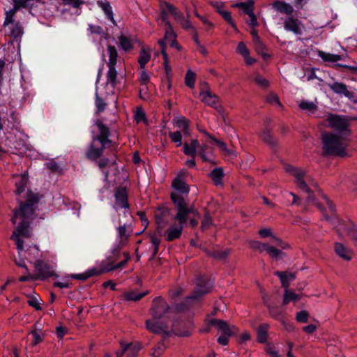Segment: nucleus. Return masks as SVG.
Returning a JSON list of instances; mask_svg holds the SVG:
<instances>
[{"label":"nucleus","instance_id":"nucleus-10","mask_svg":"<svg viewBox=\"0 0 357 357\" xmlns=\"http://www.w3.org/2000/svg\"><path fill=\"white\" fill-rule=\"evenodd\" d=\"M174 214L171 213V210L167 206L159 207L155 212L154 217L157 224V231L159 235L162 234V231L166 226L169 218L174 221L173 224L178 222L177 221L172 219V216ZM172 225V223L171 224Z\"/></svg>","mask_w":357,"mask_h":357},{"label":"nucleus","instance_id":"nucleus-51","mask_svg":"<svg viewBox=\"0 0 357 357\" xmlns=\"http://www.w3.org/2000/svg\"><path fill=\"white\" fill-rule=\"evenodd\" d=\"M268 244L264 243L257 241H254L250 242L251 248L258 250L259 252H263L264 250H266Z\"/></svg>","mask_w":357,"mask_h":357},{"label":"nucleus","instance_id":"nucleus-14","mask_svg":"<svg viewBox=\"0 0 357 357\" xmlns=\"http://www.w3.org/2000/svg\"><path fill=\"white\" fill-rule=\"evenodd\" d=\"M208 324L216 326L223 335L232 336L238 331L234 326H229L226 321L221 319H211L208 320Z\"/></svg>","mask_w":357,"mask_h":357},{"label":"nucleus","instance_id":"nucleus-62","mask_svg":"<svg viewBox=\"0 0 357 357\" xmlns=\"http://www.w3.org/2000/svg\"><path fill=\"white\" fill-rule=\"evenodd\" d=\"M236 51L238 54H241L243 56H246L249 54V50L246 47L245 45L243 42H240L237 46Z\"/></svg>","mask_w":357,"mask_h":357},{"label":"nucleus","instance_id":"nucleus-43","mask_svg":"<svg viewBox=\"0 0 357 357\" xmlns=\"http://www.w3.org/2000/svg\"><path fill=\"white\" fill-rule=\"evenodd\" d=\"M254 43L255 46V50L259 54H261L264 59L269 57V55L266 52V47L261 40L255 42Z\"/></svg>","mask_w":357,"mask_h":357},{"label":"nucleus","instance_id":"nucleus-22","mask_svg":"<svg viewBox=\"0 0 357 357\" xmlns=\"http://www.w3.org/2000/svg\"><path fill=\"white\" fill-rule=\"evenodd\" d=\"M119 237L120 238V243L124 245L132 233L130 226L124 224L117 228Z\"/></svg>","mask_w":357,"mask_h":357},{"label":"nucleus","instance_id":"nucleus-1","mask_svg":"<svg viewBox=\"0 0 357 357\" xmlns=\"http://www.w3.org/2000/svg\"><path fill=\"white\" fill-rule=\"evenodd\" d=\"M172 186L174 191L171 193L170 197L176 209V213L172 216V219L178 222L170 225L165 231V237L167 241H173L181 236L190 214L199 216V213L194 205H189L185 200L190 188L184 181L183 175L178 174L173 180Z\"/></svg>","mask_w":357,"mask_h":357},{"label":"nucleus","instance_id":"nucleus-57","mask_svg":"<svg viewBox=\"0 0 357 357\" xmlns=\"http://www.w3.org/2000/svg\"><path fill=\"white\" fill-rule=\"evenodd\" d=\"M183 152L185 155L194 158L197 153V149L192 147V146L188 143L183 144Z\"/></svg>","mask_w":357,"mask_h":357},{"label":"nucleus","instance_id":"nucleus-5","mask_svg":"<svg viewBox=\"0 0 357 357\" xmlns=\"http://www.w3.org/2000/svg\"><path fill=\"white\" fill-rule=\"evenodd\" d=\"M323 151L327 155H346L347 144L342 137L333 133L324 132L321 135Z\"/></svg>","mask_w":357,"mask_h":357},{"label":"nucleus","instance_id":"nucleus-64","mask_svg":"<svg viewBox=\"0 0 357 357\" xmlns=\"http://www.w3.org/2000/svg\"><path fill=\"white\" fill-rule=\"evenodd\" d=\"M28 304L34 307L36 310H41V307L40 306V303L36 297L30 296L29 299L27 301Z\"/></svg>","mask_w":357,"mask_h":357},{"label":"nucleus","instance_id":"nucleus-18","mask_svg":"<svg viewBox=\"0 0 357 357\" xmlns=\"http://www.w3.org/2000/svg\"><path fill=\"white\" fill-rule=\"evenodd\" d=\"M275 275H277L281 282L282 287L285 289H288L290 282L295 280V273H288L287 271H276Z\"/></svg>","mask_w":357,"mask_h":357},{"label":"nucleus","instance_id":"nucleus-2","mask_svg":"<svg viewBox=\"0 0 357 357\" xmlns=\"http://www.w3.org/2000/svg\"><path fill=\"white\" fill-rule=\"evenodd\" d=\"M39 200L40 197L38 194L28 190L26 193L25 201H19V207L13 211V216L11 218L13 224H16L18 219L20 222L15 227L11 238L15 241L17 248L20 251L24 249V242L21 237L29 238L31 236L30 221L34 218V213Z\"/></svg>","mask_w":357,"mask_h":357},{"label":"nucleus","instance_id":"nucleus-38","mask_svg":"<svg viewBox=\"0 0 357 357\" xmlns=\"http://www.w3.org/2000/svg\"><path fill=\"white\" fill-rule=\"evenodd\" d=\"M318 55L324 61L328 62H335L340 61L342 57L337 54L326 53L323 51H319Z\"/></svg>","mask_w":357,"mask_h":357},{"label":"nucleus","instance_id":"nucleus-23","mask_svg":"<svg viewBox=\"0 0 357 357\" xmlns=\"http://www.w3.org/2000/svg\"><path fill=\"white\" fill-rule=\"evenodd\" d=\"M273 6L278 12H280L281 13H284L287 15H291L294 11V8L290 4L283 2V1H275L273 3Z\"/></svg>","mask_w":357,"mask_h":357},{"label":"nucleus","instance_id":"nucleus-58","mask_svg":"<svg viewBox=\"0 0 357 357\" xmlns=\"http://www.w3.org/2000/svg\"><path fill=\"white\" fill-rule=\"evenodd\" d=\"M96 106L97 107L98 112H103L106 107V103L100 97H99L98 93H96Z\"/></svg>","mask_w":357,"mask_h":357},{"label":"nucleus","instance_id":"nucleus-42","mask_svg":"<svg viewBox=\"0 0 357 357\" xmlns=\"http://www.w3.org/2000/svg\"><path fill=\"white\" fill-rule=\"evenodd\" d=\"M195 79H196V75L194 72H192L191 70H188L187 71V73L185 75V84L192 89L195 86Z\"/></svg>","mask_w":357,"mask_h":357},{"label":"nucleus","instance_id":"nucleus-31","mask_svg":"<svg viewBox=\"0 0 357 357\" xmlns=\"http://www.w3.org/2000/svg\"><path fill=\"white\" fill-rule=\"evenodd\" d=\"M27 182L28 177L26 174H23L20 177L19 181L15 183L16 190L15 192L16 195H20L24 191Z\"/></svg>","mask_w":357,"mask_h":357},{"label":"nucleus","instance_id":"nucleus-24","mask_svg":"<svg viewBox=\"0 0 357 357\" xmlns=\"http://www.w3.org/2000/svg\"><path fill=\"white\" fill-rule=\"evenodd\" d=\"M97 4L104 11L107 17L110 20L114 25H116V22L114 19L113 12L112 7L108 1H98Z\"/></svg>","mask_w":357,"mask_h":357},{"label":"nucleus","instance_id":"nucleus-25","mask_svg":"<svg viewBox=\"0 0 357 357\" xmlns=\"http://www.w3.org/2000/svg\"><path fill=\"white\" fill-rule=\"evenodd\" d=\"M269 325L267 324H261L257 328V340L259 343H264L267 340L268 330Z\"/></svg>","mask_w":357,"mask_h":357},{"label":"nucleus","instance_id":"nucleus-39","mask_svg":"<svg viewBox=\"0 0 357 357\" xmlns=\"http://www.w3.org/2000/svg\"><path fill=\"white\" fill-rule=\"evenodd\" d=\"M98 274H100L98 271H97L96 269H92V270H90L84 273L73 274V275H71L70 277L73 279H77V280H86V279H88L90 277H91L93 275H98Z\"/></svg>","mask_w":357,"mask_h":357},{"label":"nucleus","instance_id":"nucleus-52","mask_svg":"<svg viewBox=\"0 0 357 357\" xmlns=\"http://www.w3.org/2000/svg\"><path fill=\"white\" fill-rule=\"evenodd\" d=\"M31 334L33 335V340L31 342L32 347H34V346L37 345L38 343H40L43 342V338L42 333L40 331L38 332L36 331H32L31 332Z\"/></svg>","mask_w":357,"mask_h":357},{"label":"nucleus","instance_id":"nucleus-40","mask_svg":"<svg viewBox=\"0 0 357 357\" xmlns=\"http://www.w3.org/2000/svg\"><path fill=\"white\" fill-rule=\"evenodd\" d=\"M135 120L137 123L143 122L145 124L148 123L146 114L141 107H137L134 115Z\"/></svg>","mask_w":357,"mask_h":357},{"label":"nucleus","instance_id":"nucleus-16","mask_svg":"<svg viewBox=\"0 0 357 357\" xmlns=\"http://www.w3.org/2000/svg\"><path fill=\"white\" fill-rule=\"evenodd\" d=\"M121 346L123 347V351L126 353V357H137L142 348L141 344L138 342L128 344L121 342Z\"/></svg>","mask_w":357,"mask_h":357},{"label":"nucleus","instance_id":"nucleus-4","mask_svg":"<svg viewBox=\"0 0 357 357\" xmlns=\"http://www.w3.org/2000/svg\"><path fill=\"white\" fill-rule=\"evenodd\" d=\"M328 208L330 214L324 215L325 218L330 221L337 229V233L339 236L347 234L357 245V231L351 227L352 224H344L335 214V208L333 202L326 196H323Z\"/></svg>","mask_w":357,"mask_h":357},{"label":"nucleus","instance_id":"nucleus-45","mask_svg":"<svg viewBox=\"0 0 357 357\" xmlns=\"http://www.w3.org/2000/svg\"><path fill=\"white\" fill-rule=\"evenodd\" d=\"M119 44L121 45V47L125 51L130 50L132 48V45L130 40L127 37H126L124 36H121L119 38Z\"/></svg>","mask_w":357,"mask_h":357},{"label":"nucleus","instance_id":"nucleus-61","mask_svg":"<svg viewBox=\"0 0 357 357\" xmlns=\"http://www.w3.org/2000/svg\"><path fill=\"white\" fill-rule=\"evenodd\" d=\"M17 1L18 4L22 5V8H31L34 6V2H38V0H13Z\"/></svg>","mask_w":357,"mask_h":357},{"label":"nucleus","instance_id":"nucleus-8","mask_svg":"<svg viewBox=\"0 0 357 357\" xmlns=\"http://www.w3.org/2000/svg\"><path fill=\"white\" fill-rule=\"evenodd\" d=\"M212 287V282L206 276L202 275L197 278L196 287L192 294L188 297L186 302L198 301L202 296L208 294Z\"/></svg>","mask_w":357,"mask_h":357},{"label":"nucleus","instance_id":"nucleus-32","mask_svg":"<svg viewBox=\"0 0 357 357\" xmlns=\"http://www.w3.org/2000/svg\"><path fill=\"white\" fill-rule=\"evenodd\" d=\"M119 250H118V249L114 250L112 253V255L109 256L107 258V259L105 261V263H106L105 266L103 267L100 271H98L100 274L102 273H105L106 271H105L104 270L107 267H109L110 266H115L116 264H114V262L119 258Z\"/></svg>","mask_w":357,"mask_h":357},{"label":"nucleus","instance_id":"nucleus-3","mask_svg":"<svg viewBox=\"0 0 357 357\" xmlns=\"http://www.w3.org/2000/svg\"><path fill=\"white\" fill-rule=\"evenodd\" d=\"M95 125L98 129V135H93L90 146L86 152V156L91 160H96L102 155L107 144L112 141L109 139L110 135L109 129L101 120H96Z\"/></svg>","mask_w":357,"mask_h":357},{"label":"nucleus","instance_id":"nucleus-55","mask_svg":"<svg viewBox=\"0 0 357 357\" xmlns=\"http://www.w3.org/2000/svg\"><path fill=\"white\" fill-rule=\"evenodd\" d=\"M161 20L165 24L167 27L171 26V24L168 20V10L166 8L165 6L164 5V3L161 4Z\"/></svg>","mask_w":357,"mask_h":357},{"label":"nucleus","instance_id":"nucleus-50","mask_svg":"<svg viewBox=\"0 0 357 357\" xmlns=\"http://www.w3.org/2000/svg\"><path fill=\"white\" fill-rule=\"evenodd\" d=\"M218 12L225 21H227L234 29H236L230 12L226 10H218Z\"/></svg>","mask_w":357,"mask_h":357},{"label":"nucleus","instance_id":"nucleus-7","mask_svg":"<svg viewBox=\"0 0 357 357\" xmlns=\"http://www.w3.org/2000/svg\"><path fill=\"white\" fill-rule=\"evenodd\" d=\"M286 171L294 176L298 187L302 190L306 192L309 195L307 199L311 200L312 199L311 196L312 190L309 188L307 183H309L312 185L314 184V181L311 176L307 175L303 169L296 168L291 165L286 167Z\"/></svg>","mask_w":357,"mask_h":357},{"label":"nucleus","instance_id":"nucleus-41","mask_svg":"<svg viewBox=\"0 0 357 357\" xmlns=\"http://www.w3.org/2000/svg\"><path fill=\"white\" fill-rule=\"evenodd\" d=\"M167 347L165 343L162 341L158 343V344L152 349V352L151 353V356L153 357H160Z\"/></svg>","mask_w":357,"mask_h":357},{"label":"nucleus","instance_id":"nucleus-47","mask_svg":"<svg viewBox=\"0 0 357 357\" xmlns=\"http://www.w3.org/2000/svg\"><path fill=\"white\" fill-rule=\"evenodd\" d=\"M207 255L218 259H223L228 256L229 250H226L223 251L216 250L213 252H207Z\"/></svg>","mask_w":357,"mask_h":357},{"label":"nucleus","instance_id":"nucleus-26","mask_svg":"<svg viewBox=\"0 0 357 357\" xmlns=\"http://www.w3.org/2000/svg\"><path fill=\"white\" fill-rule=\"evenodd\" d=\"M209 176L211 178L212 181H213L215 185H222V178L224 176L223 169L220 167L215 168L209 174Z\"/></svg>","mask_w":357,"mask_h":357},{"label":"nucleus","instance_id":"nucleus-19","mask_svg":"<svg viewBox=\"0 0 357 357\" xmlns=\"http://www.w3.org/2000/svg\"><path fill=\"white\" fill-rule=\"evenodd\" d=\"M328 87L337 94H343L347 98L352 96V93L347 89L346 84L340 82H335L332 84H328Z\"/></svg>","mask_w":357,"mask_h":357},{"label":"nucleus","instance_id":"nucleus-29","mask_svg":"<svg viewBox=\"0 0 357 357\" xmlns=\"http://www.w3.org/2000/svg\"><path fill=\"white\" fill-rule=\"evenodd\" d=\"M23 27L20 22H17L12 24L10 28V36L13 40L20 38L23 34Z\"/></svg>","mask_w":357,"mask_h":357},{"label":"nucleus","instance_id":"nucleus-6","mask_svg":"<svg viewBox=\"0 0 357 357\" xmlns=\"http://www.w3.org/2000/svg\"><path fill=\"white\" fill-rule=\"evenodd\" d=\"M178 323H174L171 330H168L167 325L159 320L147 319L146 321V328L153 333L162 334L164 337L170 335L172 333L178 336L188 337L190 335V331L188 329L179 330L178 328Z\"/></svg>","mask_w":357,"mask_h":357},{"label":"nucleus","instance_id":"nucleus-46","mask_svg":"<svg viewBox=\"0 0 357 357\" xmlns=\"http://www.w3.org/2000/svg\"><path fill=\"white\" fill-rule=\"evenodd\" d=\"M299 107L303 110H305V111H308V112H311L316 111L317 109V107L315 104H314L312 102H307V101L301 102V103L299 104Z\"/></svg>","mask_w":357,"mask_h":357},{"label":"nucleus","instance_id":"nucleus-21","mask_svg":"<svg viewBox=\"0 0 357 357\" xmlns=\"http://www.w3.org/2000/svg\"><path fill=\"white\" fill-rule=\"evenodd\" d=\"M149 293V291L139 293L137 291L130 290L123 292L122 296L125 301L136 302L146 296Z\"/></svg>","mask_w":357,"mask_h":357},{"label":"nucleus","instance_id":"nucleus-53","mask_svg":"<svg viewBox=\"0 0 357 357\" xmlns=\"http://www.w3.org/2000/svg\"><path fill=\"white\" fill-rule=\"evenodd\" d=\"M309 313L305 310H302L296 313V319L301 323H307L308 321Z\"/></svg>","mask_w":357,"mask_h":357},{"label":"nucleus","instance_id":"nucleus-44","mask_svg":"<svg viewBox=\"0 0 357 357\" xmlns=\"http://www.w3.org/2000/svg\"><path fill=\"white\" fill-rule=\"evenodd\" d=\"M169 137L172 142L176 144L177 146H180L182 144V135L180 131L169 132Z\"/></svg>","mask_w":357,"mask_h":357},{"label":"nucleus","instance_id":"nucleus-35","mask_svg":"<svg viewBox=\"0 0 357 357\" xmlns=\"http://www.w3.org/2000/svg\"><path fill=\"white\" fill-rule=\"evenodd\" d=\"M176 126L178 128L182 129V131L184 135H189L190 134V130H189V120H188L185 117H180L177 119L176 121Z\"/></svg>","mask_w":357,"mask_h":357},{"label":"nucleus","instance_id":"nucleus-63","mask_svg":"<svg viewBox=\"0 0 357 357\" xmlns=\"http://www.w3.org/2000/svg\"><path fill=\"white\" fill-rule=\"evenodd\" d=\"M249 20L247 21L248 25H250L252 28H255L258 26V22L257 20V17L254 13V10L252 11V13L248 14Z\"/></svg>","mask_w":357,"mask_h":357},{"label":"nucleus","instance_id":"nucleus-15","mask_svg":"<svg viewBox=\"0 0 357 357\" xmlns=\"http://www.w3.org/2000/svg\"><path fill=\"white\" fill-rule=\"evenodd\" d=\"M200 97L202 100L208 105L213 107L218 110H219V108H221L218 105V97L216 95L212 93L211 91H206L201 92Z\"/></svg>","mask_w":357,"mask_h":357},{"label":"nucleus","instance_id":"nucleus-12","mask_svg":"<svg viewBox=\"0 0 357 357\" xmlns=\"http://www.w3.org/2000/svg\"><path fill=\"white\" fill-rule=\"evenodd\" d=\"M329 127L340 132H349V119L335 114H331L327 119Z\"/></svg>","mask_w":357,"mask_h":357},{"label":"nucleus","instance_id":"nucleus-48","mask_svg":"<svg viewBox=\"0 0 357 357\" xmlns=\"http://www.w3.org/2000/svg\"><path fill=\"white\" fill-rule=\"evenodd\" d=\"M168 229V228L164 231V233L162 232L161 235H159L157 229L155 231L151 236V242L154 245V247H159L161 240L160 236H165V231ZM165 238V237H164ZM166 240V238H165Z\"/></svg>","mask_w":357,"mask_h":357},{"label":"nucleus","instance_id":"nucleus-33","mask_svg":"<svg viewBox=\"0 0 357 357\" xmlns=\"http://www.w3.org/2000/svg\"><path fill=\"white\" fill-rule=\"evenodd\" d=\"M254 4L255 2L253 0H249L247 2L236 3L234 6L241 8L245 13L248 15L249 13H252V11L254 10Z\"/></svg>","mask_w":357,"mask_h":357},{"label":"nucleus","instance_id":"nucleus-60","mask_svg":"<svg viewBox=\"0 0 357 357\" xmlns=\"http://www.w3.org/2000/svg\"><path fill=\"white\" fill-rule=\"evenodd\" d=\"M62 4L71 6L73 8H79L84 3L83 0H61Z\"/></svg>","mask_w":357,"mask_h":357},{"label":"nucleus","instance_id":"nucleus-11","mask_svg":"<svg viewBox=\"0 0 357 357\" xmlns=\"http://www.w3.org/2000/svg\"><path fill=\"white\" fill-rule=\"evenodd\" d=\"M34 268L33 280H44L54 275L51 266L41 260L36 261Z\"/></svg>","mask_w":357,"mask_h":357},{"label":"nucleus","instance_id":"nucleus-37","mask_svg":"<svg viewBox=\"0 0 357 357\" xmlns=\"http://www.w3.org/2000/svg\"><path fill=\"white\" fill-rule=\"evenodd\" d=\"M151 55L144 47L141 50L140 54L138 59L139 66L142 69L145 68L146 64L149 61Z\"/></svg>","mask_w":357,"mask_h":357},{"label":"nucleus","instance_id":"nucleus-54","mask_svg":"<svg viewBox=\"0 0 357 357\" xmlns=\"http://www.w3.org/2000/svg\"><path fill=\"white\" fill-rule=\"evenodd\" d=\"M266 100H267V102H268L269 103H271L273 105L282 107V104L279 100L278 96L273 93H271L268 95V96L266 98Z\"/></svg>","mask_w":357,"mask_h":357},{"label":"nucleus","instance_id":"nucleus-9","mask_svg":"<svg viewBox=\"0 0 357 357\" xmlns=\"http://www.w3.org/2000/svg\"><path fill=\"white\" fill-rule=\"evenodd\" d=\"M170 307L168 303L160 296L153 300L150 314L155 320H159L164 317L169 312Z\"/></svg>","mask_w":357,"mask_h":357},{"label":"nucleus","instance_id":"nucleus-36","mask_svg":"<svg viewBox=\"0 0 357 357\" xmlns=\"http://www.w3.org/2000/svg\"><path fill=\"white\" fill-rule=\"evenodd\" d=\"M164 5L165 6L168 12L174 16V17L175 18L176 20L179 22L180 20H183V17H184L183 15L181 13H180L178 10V9L176 7H174L173 5H172L167 2H164Z\"/></svg>","mask_w":357,"mask_h":357},{"label":"nucleus","instance_id":"nucleus-27","mask_svg":"<svg viewBox=\"0 0 357 357\" xmlns=\"http://www.w3.org/2000/svg\"><path fill=\"white\" fill-rule=\"evenodd\" d=\"M261 138L273 148L277 146V140L273 137L271 130L267 128L261 132Z\"/></svg>","mask_w":357,"mask_h":357},{"label":"nucleus","instance_id":"nucleus-17","mask_svg":"<svg viewBox=\"0 0 357 357\" xmlns=\"http://www.w3.org/2000/svg\"><path fill=\"white\" fill-rule=\"evenodd\" d=\"M334 250L335 254L345 261H350L352 258L353 252L351 250L346 248L342 243L336 242L334 244Z\"/></svg>","mask_w":357,"mask_h":357},{"label":"nucleus","instance_id":"nucleus-56","mask_svg":"<svg viewBox=\"0 0 357 357\" xmlns=\"http://www.w3.org/2000/svg\"><path fill=\"white\" fill-rule=\"evenodd\" d=\"M266 251L272 258H278L280 256V255L282 254V252L280 250L269 245H268Z\"/></svg>","mask_w":357,"mask_h":357},{"label":"nucleus","instance_id":"nucleus-59","mask_svg":"<svg viewBox=\"0 0 357 357\" xmlns=\"http://www.w3.org/2000/svg\"><path fill=\"white\" fill-rule=\"evenodd\" d=\"M176 38V36L175 33L173 31L172 26H168L167 27L165 34V40H166L167 42H170L172 40H174Z\"/></svg>","mask_w":357,"mask_h":357},{"label":"nucleus","instance_id":"nucleus-34","mask_svg":"<svg viewBox=\"0 0 357 357\" xmlns=\"http://www.w3.org/2000/svg\"><path fill=\"white\" fill-rule=\"evenodd\" d=\"M109 53V61L107 66H116L117 62L118 53L116 47L113 45H109L107 46Z\"/></svg>","mask_w":357,"mask_h":357},{"label":"nucleus","instance_id":"nucleus-28","mask_svg":"<svg viewBox=\"0 0 357 357\" xmlns=\"http://www.w3.org/2000/svg\"><path fill=\"white\" fill-rule=\"evenodd\" d=\"M109 70L107 73V82L112 87L114 88L116 85L117 71L115 66H108Z\"/></svg>","mask_w":357,"mask_h":357},{"label":"nucleus","instance_id":"nucleus-30","mask_svg":"<svg viewBox=\"0 0 357 357\" xmlns=\"http://www.w3.org/2000/svg\"><path fill=\"white\" fill-rule=\"evenodd\" d=\"M301 295L295 294L293 291L285 289L284 293L283 305H287L290 301L296 302L301 299Z\"/></svg>","mask_w":357,"mask_h":357},{"label":"nucleus","instance_id":"nucleus-20","mask_svg":"<svg viewBox=\"0 0 357 357\" xmlns=\"http://www.w3.org/2000/svg\"><path fill=\"white\" fill-rule=\"evenodd\" d=\"M284 26L286 30L291 31L295 34L300 35L302 30L298 20L292 17L287 18L284 22Z\"/></svg>","mask_w":357,"mask_h":357},{"label":"nucleus","instance_id":"nucleus-49","mask_svg":"<svg viewBox=\"0 0 357 357\" xmlns=\"http://www.w3.org/2000/svg\"><path fill=\"white\" fill-rule=\"evenodd\" d=\"M123 255L126 257V259L124 260H122L119 263L116 264L115 266H110L109 267H107L104 271H111L115 270L116 268H121V267L124 266L126 265V264L127 263V261L129 260L130 256L126 252H124Z\"/></svg>","mask_w":357,"mask_h":357},{"label":"nucleus","instance_id":"nucleus-13","mask_svg":"<svg viewBox=\"0 0 357 357\" xmlns=\"http://www.w3.org/2000/svg\"><path fill=\"white\" fill-rule=\"evenodd\" d=\"M115 202L114 208L118 211L121 208H129L128 192L126 188H117L114 193Z\"/></svg>","mask_w":357,"mask_h":357}]
</instances>
